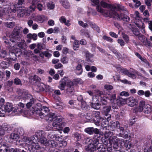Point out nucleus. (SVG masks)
I'll list each match as a JSON object with an SVG mask.
<instances>
[{
    "instance_id": "nucleus-27",
    "label": "nucleus",
    "mask_w": 152,
    "mask_h": 152,
    "mask_svg": "<svg viewBox=\"0 0 152 152\" xmlns=\"http://www.w3.org/2000/svg\"><path fill=\"white\" fill-rule=\"evenodd\" d=\"M4 132H9L11 131L12 129V127L9 124L5 123L1 125Z\"/></svg>"
},
{
    "instance_id": "nucleus-6",
    "label": "nucleus",
    "mask_w": 152,
    "mask_h": 152,
    "mask_svg": "<svg viewBox=\"0 0 152 152\" xmlns=\"http://www.w3.org/2000/svg\"><path fill=\"white\" fill-rule=\"evenodd\" d=\"M37 110V113L38 114L40 117L43 118L46 116L49 111L48 108L47 107L43 106L40 108H39L38 110Z\"/></svg>"
},
{
    "instance_id": "nucleus-21",
    "label": "nucleus",
    "mask_w": 152,
    "mask_h": 152,
    "mask_svg": "<svg viewBox=\"0 0 152 152\" xmlns=\"http://www.w3.org/2000/svg\"><path fill=\"white\" fill-rule=\"evenodd\" d=\"M45 117V119L47 121H51L56 118V116L54 113H48Z\"/></svg>"
},
{
    "instance_id": "nucleus-20",
    "label": "nucleus",
    "mask_w": 152,
    "mask_h": 152,
    "mask_svg": "<svg viewBox=\"0 0 152 152\" xmlns=\"http://www.w3.org/2000/svg\"><path fill=\"white\" fill-rule=\"evenodd\" d=\"M28 1L32 4L29 7V11H34L36 7L35 4H36L39 1V0H28Z\"/></svg>"
},
{
    "instance_id": "nucleus-55",
    "label": "nucleus",
    "mask_w": 152,
    "mask_h": 152,
    "mask_svg": "<svg viewBox=\"0 0 152 152\" xmlns=\"http://www.w3.org/2000/svg\"><path fill=\"white\" fill-rule=\"evenodd\" d=\"M102 38L110 42H112L113 41V40L112 38L106 35L103 36Z\"/></svg>"
},
{
    "instance_id": "nucleus-4",
    "label": "nucleus",
    "mask_w": 152,
    "mask_h": 152,
    "mask_svg": "<svg viewBox=\"0 0 152 152\" xmlns=\"http://www.w3.org/2000/svg\"><path fill=\"white\" fill-rule=\"evenodd\" d=\"M126 14H123L122 12L118 13L115 11L112 15L111 18H113L116 20H123L124 21L126 22H128L129 20V18L126 15Z\"/></svg>"
},
{
    "instance_id": "nucleus-46",
    "label": "nucleus",
    "mask_w": 152,
    "mask_h": 152,
    "mask_svg": "<svg viewBox=\"0 0 152 152\" xmlns=\"http://www.w3.org/2000/svg\"><path fill=\"white\" fill-rule=\"evenodd\" d=\"M6 9L3 7L2 6H0V24L1 23L2 18L1 16L6 11Z\"/></svg>"
},
{
    "instance_id": "nucleus-15",
    "label": "nucleus",
    "mask_w": 152,
    "mask_h": 152,
    "mask_svg": "<svg viewBox=\"0 0 152 152\" xmlns=\"http://www.w3.org/2000/svg\"><path fill=\"white\" fill-rule=\"evenodd\" d=\"M119 139H118L116 136H113L109 139L110 143H113V147L115 149H117L118 147V141Z\"/></svg>"
},
{
    "instance_id": "nucleus-3",
    "label": "nucleus",
    "mask_w": 152,
    "mask_h": 152,
    "mask_svg": "<svg viewBox=\"0 0 152 152\" xmlns=\"http://www.w3.org/2000/svg\"><path fill=\"white\" fill-rule=\"evenodd\" d=\"M22 28L20 27H16L13 31L12 38L14 41V42L21 40L22 37V34L21 33V31Z\"/></svg>"
},
{
    "instance_id": "nucleus-60",
    "label": "nucleus",
    "mask_w": 152,
    "mask_h": 152,
    "mask_svg": "<svg viewBox=\"0 0 152 152\" xmlns=\"http://www.w3.org/2000/svg\"><path fill=\"white\" fill-rule=\"evenodd\" d=\"M141 60L144 63V65L146 67H148L150 66L149 63L145 58H143Z\"/></svg>"
},
{
    "instance_id": "nucleus-47",
    "label": "nucleus",
    "mask_w": 152,
    "mask_h": 152,
    "mask_svg": "<svg viewBox=\"0 0 152 152\" xmlns=\"http://www.w3.org/2000/svg\"><path fill=\"white\" fill-rule=\"evenodd\" d=\"M36 19L37 21L42 22L45 20V16L44 15H38L36 17Z\"/></svg>"
},
{
    "instance_id": "nucleus-13",
    "label": "nucleus",
    "mask_w": 152,
    "mask_h": 152,
    "mask_svg": "<svg viewBox=\"0 0 152 152\" xmlns=\"http://www.w3.org/2000/svg\"><path fill=\"white\" fill-rule=\"evenodd\" d=\"M85 131L89 134H92L94 133L96 134H100V131L97 128H94L93 127H88L85 129Z\"/></svg>"
},
{
    "instance_id": "nucleus-5",
    "label": "nucleus",
    "mask_w": 152,
    "mask_h": 152,
    "mask_svg": "<svg viewBox=\"0 0 152 152\" xmlns=\"http://www.w3.org/2000/svg\"><path fill=\"white\" fill-rule=\"evenodd\" d=\"M52 126L57 129H60L63 128L62 118V117H57L53 121L52 124Z\"/></svg>"
},
{
    "instance_id": "nucleus-57",
    "label": "nucleus",
    "mask_w": 152,
    "mask_h": 152,
    "mask_svg": "<svg viewBox=\"0 0 152 152\" xmlns=\"http://www.w3.org/2000/svg\"><path fill=\"white\" fill-rule=\"evenodd\" d=\"M134 16V18H135L136 20H140V14L138 11H136L135 12Z\"/></svg>"
},
{
    "instance_id": "nucleus-38",
    "label": "nucleus",
    "mask_w": 152,
    "mask_h": 152,
    "mask_svg": "<svg viewBox=\"0 0 152 152\" xmlns=\"http://www.w3.org/2000/svg\"><path fill=\"white\" fill-rule=\"evenodd\" d=\"M15 24L14 22H7L4 23V25L7 28H12L15 26Z\"/></svg>"
},
{
    "instance_id": "nucleus-62",
    "label": "nucleus",
    "mask_w": 152,
    "mask_h": 152,
    "mask_svg": "<svg viewBox=\"0 0 152 152\" xmlns=\"http://www.w3.org/2000/svg\"><path fill=\"white\" fill-rule=\"evenodd\" d=\"M92 144L94 145L96 147H97L98 145L99 144V140L97 139H94L93 140V142L91 143Z\"/></svg>"
},
{
    "instance_id": "nucleus-7",
    "label": "nucleus",
    "mask_w": 152,
    "mask_h": 152,
    "mask_svg": "<svg viewBox=\"0 0 152 152\" xmlns=\"http://www.w3.org/2000/svg\"><path fill=\"white\" fill-rule=\"evenodd\" d=\"M92 115L93 117L96 118V119H94V120L95 124L97 126H99L102 119V118L100 116V112L98 111H93Z\"/></svg>"
},
{
    "instance_id": "nucleus-49",
    "label": "nucleus",
    "mask_w": 152,
    "mask_h": 152,
    "mask_svg": "<svg viewBox=\"0 0 152 152\" xmlns=\"http://www.w3.org/2000/svg\"><path fill=\"white\" fill-rule=\"evenodd\" d=\"M47 6L48 9L52 10L54 8L55 5L52 1H50L47 3Z\"/></svg>"
},
{
    "instance_id": "nucleus-41",
    "label": "nucleus",
    "mask_w": 152,
    "mask_h": 152,
    "mask_svg": "<svg viewBox=\"0 0 152 152\" xmlns=\"http://www.w3.org/2000/svg\"><path fill=\"white\" fill-rule=\"evenodd\" d=\"M18 107H17V111L18 112H19L20 113L22 112V109L24 107V104L21 103H19L18 104Z\"/></svg>"
},
{
    "instance_id": "nucleus-29",
    "label": "nucleus",
    "mask_w": 152,
    "mask_h": 152,
    "mask_svg": "<svg viewBox=\"0 0 152 152\" xmlns=\"http://www.w3.org/2000/svg\"><path fill=\"white\" fill-rule=\"evenodd\" d=\"M75 71L77 75H80L83 72L82 65L81 64H78L76 67Z\"/></svg>"
},
{
    "instance_id": "nucleus-12",
    "label": "nucleus",
    "mask_w": 152,
    "mask_h": 152,
    "mask_svg": "<svg viewBox=\"0 0 152 152\" xmlns=\"http://www.w3.org/2000/svg\"><path fill=\"white\" fill-rule=\"evenodd\" d=\"M126 102L128 105L131 107H134L138 104L137 100L133 97H130L127 99Z\"/></svg>"
},
{
    "instance_id": "nucleus-59",
    "label": "nucleus",
    "mask_w": 152,
    "mask_h": 152,
    "mask_svg": "<svg viewBox=\"0 0 152 152\" xmlns=\"http://www.w3.org/2000/svg\"><path fill=\"white\" fill-rule=\"evenodd\" d=\"M124 115V113L121 112L120 113H118L116 116V119H119L123 118Z\"/></svg>"
},
{
    "instance_id": "nucleus-11",
    "label": "nucleus",
    "mask_w": 152,
    "mask_h": 152,
    "mask_svg": "<svg viewBox=\"0 0 152 152\" xmlns=\"http://www.w3.org/2000/svg\"><path fill=\"white\" fill-rule=\"evenodd\" d=\"M25 2V0H18V2L16 3L15 4L13 5V7L12 9V7L11 8L12 10V11L14 12H16V10H18L19 9L22 8L24 7L22 6V5Z\"/></svg>"
},
{
    "instance_id": "nucleus-28",
    "label": "nucleus",
    "mask_w": 152,
    "mask_h": 152,
    "mask_svg": "<svg viewBox=\"0 0 152 152\" xmlns=\"http://www.w3.org/2000/svg\"><path fill=\"white\" fill-rule=\"evenodd\" d=\"M107 97L108 99L111 103H114L115 101L116 100V94H108Z\"/></svg>"
},
{
    "instance_id": "nucleus-1",
    "label": "nucleus",
    "mask_w": 152,
    "mask_h": 152,
    "mask_svg": "<svg viewBox=\"0 0 152 152\" xmlns=\"http://www.w3.org/2000/svg\"><path fill=\"white\" fill-rule=\"evenodd\" d=\"M101 6L104 8L108 7L110 8L109 10H105L102 9L101 7L99 5L96 7V9L97 11L101 13L104 16L106 17H110L111 18L115 12V9L116 8L115 5H111L104 2L103 1H102L101 2Z\"/></svg>"
},
{
    "instance_id": "nucleus-25",
    "label": "nucleus",
    "mask_w": 152,
    "mask_h": 152,
    "mask_svg": "<svg viewBox=\"0 0 152 152\" xmlns=\"http://www.w3.org/2000/svg\"><path fill=\"white\" fill-rule=\"evenodd\" d=\"M59 21L61 23H64L67 26H69L71 25L69 21V20L66 21V19L64 16H61L59 19Z\"/></svg>"
},
{
    "instance_id": "nucleus-50",
    "label": "nucleus",
    "mask_w": 152,
    "mask_h": 152,
    "mask_svg": "<svg viewBox=\"0 0 152 152\" xmlns=\"http://www.w3.org/2000/svg\"><path fill=\"white\" fill-rule=\"evenodd\" d=\"M97 150L100 152H104L106 151L107 148L103 145H100L99 147L97 148Z\"/></svg>"
},
{
    "instance_id": "nucleus-24",
    "label": "nucleus",
    "mask_w": 152,
    "mask_h": 152,
    "mask_svg": "<svg viewBox=\"0 0 152 152\" xmlns=\"http://www.w3.org/2000/svg\"><path fill=\"white\" fill-rule=\"evenodd\" d=\"M96 148L94 145L91 143H88V145L86 148V151L88 152H93L96 150Z\"/></svg>"
},
{
    "instance_id": "nucleus-32",
    "label": "nucleus",
    "mask_w": 152,
    "mask_h": 152,
    "mask_svg": "<svg viewBox=\"0 0 152 152\" xmlns=\"http://www.w3.org/2000/svg\"><path fill=\"white\" fill-rule=\"evenodd\" d=\"M117 103L118 105L120 106L127 103L126 99H125L122 98H119L117 100Z\"/></svg>"
},
{
    "instance_id": "nucleus-48",
    "label": "nucleus",
    "mask_w": 152,
    "mask_h": 152,
    "mask_svg": "<svg viewBox=\"0 0 152 152\" xmlns=\"http://www.w3.org/2000/svg\"><path fill=\"white\" fill-rule=\"evenodd\" d=\"M152 151V146L145 145L144 148V152H149Z\"/></svg>"
},
{
    "instance_id": "nucleus-58",
    "label": "nucleus",
    "mask_w": 152,
    "mask_h": 152,
    "mask_svg": "<svg viewBox=\"0 0 152 152\" xmlns=\"http://www.w3.org/2000/svg\"><path fill=\"white\" fill-rule=\"evenodd\" d=\"M74 137L76 139L77 141L81 139V134L77 132H76L74 134Z\"/></svg>"
},
{
    "instance_id": "nucleus-33",
    "label": "nucleus",
    "mask_w": 152,
    "mask_h": 152,
    "mask_svg": "<svg viewBox=\"0 0 152 152\" xmlns=\"http://www.w3.org/2000/svg\"><path fill=\"white\" fill-rule=\"evenodd\" d=\"M37 35L35 33L31 34L29 33L26 35V37L28 39H32L33 40H36L37 39Z\"/></svg>"
},
{
    "instance_id": "nucleus-31",
    "label": "nucleus",
    "mask_w": 152,
    "mask_h": 152,
    "mask_svg": "<svg viewBox=\"0 0 152 152\" xmlns=\"http://www.w3.org/2000/svg\"><path fill=\"white\" fill-rule=\"evenodd\" d=\"M49 141L45 137L40 140L39 142H40L42 145L47 146L50 144Z\"/></svg>"
},
{
    "instance_id": "nucleus-52",
    "label": "nucleus",
    "mask_w": 152,
    "mask_h": 152,
    "mask_svg": "<svg viewBox=\"0 0 152 152\" xmlns=\"http://www.w3.org/2000/svg\"><path fill=\"white\" fill-rule=\"evenodd\" d=\"M138 37L139 40H140L144 45V42H145L147 39L142 35H140Z\"/></svg>"
},
{
    "instance_id": "nucleus-30",
    "label": "nucleus",
    "mask_w": 152,
    "mask_h": 152,
    "mask_svg": "<svg viewBox=\"0 0 152 152\" xmlns=\"http://www.w3.org/2000/svg\"><path fill=\"white\" fill-rule=\"evenodd\" d=\"M60 3L66 9H68L70 7V5L67 0H59Z\"/></svg>"
},
{
    "instance_id": "nucleus-14",
    "label": "nucleus",
    "mask_w": 152,
    "mask_h": 152,
    "mask_svg": "<svg viewBox=\"0 0 152 152\" xmlns=\"http://www.w3.org/2000/svg\"><path fill=\"white\" fill-rule=\"evenodd\" d=\"M45 132L42 130H39L35 133L34 136L35 140H37L39 142L40 140L45 137Z\"/></svg>"
},
{
    "instance_id": "nucleus-56",
    "label": "nucleus",
    "mask_w": 152,
    "mask_h": 152,
    "mask_svg": "<svg viewBox=\"0 0 152 152\" xmlns=\"http://www.w3.org/2000/svg\"><path fill=\"white\" fill-rule=\"evenodd\" d=\"M146 104L144 101L143 100L141 101L140 102L139 106V109L140 110H141V109H143L142 108L144 107Z\"/></svg>"
},
{
    "instance_id": "nucleus-45",
    "label": "nucleus",
    "mask_w": 152,
    "mask_h": 152,
    "mask_svg": "<svg viewBox=\"0 0 152 152\" xmlns=\"http://www.w3.org/2000/svg\"><path fill=\"white\" fill-rule=\"evenodd\" d=\"M79 42L77 40H75L73 44V48L75 50H77V48H79Z\"/></svg>"
},
{
    "instance_id": "nucleus-39",
    "label": "nucleus",
    "mask_w": 152,
    "mask_h": 152,
    "mask_svg": "<svg viewBox=\"0 0 152 152\" xmlns=\"http://www.w3.org/2000/svg\"><path fill=\"white\" fill-rule=\"evenodd\" d=\"M18 46L21 48H23L26 46V42L24 40L21 39V42L17 43Z\"/></svg>"
},
{
    "instance_id": "nucleus-9",
    "label": "nucleus",
    "mask_w": 152,
    "mask_h": 152,
    "mask_svg": "<svg viewBox=\"0 0 152 152\" xmlns=\"http://www.w3.org/2000/svg\"><path fill=\"white\" fill-rule=\"evenodd\" d=\"M17 94L19 96L22 98L28 99L31 96L28 93L27 91L21 89H18L17 91Z\"/></svg>"
},
{
    "instance_id": "nucleus-26",
    "label": "nucleus",
    "mask_w": 152,
    "mask_h": 152,
    "mask_svg": "<svg viewBox=\"0 0 152 152\" xmlns=\"http://www.w3.org/2000/svg\"><path fill=\"white\" fill-rule=\"evenodd\" d=\"M142 108L143 109H141L140 111H142L146 113H148L151 110V106L148 104H146Z\"/></svg>"
},
{
    "instance_id": "nucleus-53",
    "label": "nucleus",
    "mask_w": 152,
    "mask_h": 152,
    "mask_svg": "<svg viewBox=\"0 0 152 152\" xmlns=\"http://www.w3.org/2000/svg\"><path fill=\"white\" fill-rule=\"evenodd\" d=\"M69 58L66 57H64L61 59V61L63 64H67L68 63Z\"/></svg>"
},
{
    "instance_id": "nucleus-40",
    "label": "nucleus",
    "mask_w": 152,
    "mask_h": 152,
    "mask_svg": "<svg viewBox=\"0 0 152 152\" xmlns=\"http://www.w3.org/2000/svg\"><path fill=\"white\" fill-rule=\"evenodd\" d=\"M106 95H104L100 97V101L103 105H106L107 104V99H108L107 96Z\"/></svg>"
},
{
    "instance_id": "nucleus-23",
    "label": "nucleus",
    "mask_w": 152,
    "mask_h": 152,
    "mask_svg": "<svg viewBox=\"0 0 152 152\" xmlns=\"http://www.w3.org/2000/svg\"><path fill=\"white\" fill-rule=\"evenodd\" d=\"M15 52V50H14L12 51L10 50L9 51V58L11 60L14 61H16L17 60V56Z\"/></svg>"
},
{
    "instance_id": "nucleus-61",
    "label": "nucleus",
    "mask_w": 152,
    "mask_h": 152,
    "mask_svg": "<svg viewBox=\"0 0 152 152\" xmlns=\"http://www.w3.org/2000/svg\"><path fill=\"white\" fill-rule=\"evenodd\" d=\"M33 55V52L31 51H28L25 53V55L28 57L27 58H28V57L32 58V56Z\"/></svg>"
},
{
    "instance_id": "nucleus-16",
    "label": "nucleus",
    "mask_w": 152,
    "mask_h": 152,
    "mask_svg": "<svg viewBox=\"0 0 152 152\" xmlns=\"http://www.w3.org/2000/svg\"><path fill=\"white\" fill-rule=\"evenodd\" d=\"M3 39L4 40V43L8 47H13L14 45H15V43L14 42V41L13 40L12 38L10 39H8L7 38V37L4 36L3 37Z\"/></svg>"
},
{
    "instance_id": "nucleus-64",
    "label": "nucleus",
    "mask_w": 152,
    "mask_h": 152,
    "mask_svg": "<svg viewBox=\"0 0 152 152\" xmlns=\"http://www.w3.org/2000/svg\"><path fill=\"white\" fill-rule=\"evenodd\" d=\"M81 107L83 110H86L88 106L86 102L84 101L82 102Z\"/></svg>"
},
{
    "instance_id": "nucleus-22",
    "label": "nucleus",
    "mask_w": 152,
    "mask_h": 152,
    "mask_svg": "<svg viewBox=\"0 0 152 152\" xmlns=\"http://www.w3.org/2000/svg\"><path fill=\"white\" fill-rule=\"evenodd\" d=\"M70 81L67 80L66 81L64 79L62 80V81L58 86V88L61 90H64V89L65 87H66V85H67Z\"/></svg>"
},
{
    "instance_id": "nucleus-43",
    "label": "nucleus",
    "mask_w": 152,
    "mask_h": 152,
    "mask_svg": "<svg viewBox=\"0 0 152 152\" xmlns=\"http://www.w3.org/2000/svg\"><path fill=\"white\" fill-rule=\"evenodd\" d=\"M9 138L12 140H16L19 139V136L17 134L12 133L10 134Z\"/></svg>"
},
{
    "instance_id": "nucleus-35",
    "label": "nucleus",
    "mask_w": 152,
    "mask_h": 152,
    "mask_svg": "<svg viewBox=\"0 0 152 152\" xmlns=\"http://www.w3.org/2000/svg\"><path fill=\"white\" fill-rule=\"evenodd\" d=\"M86 60L88 62H92V60L91 58L93 57V55L90 53L88 52L87 51L86 53L85 54Z\"/></svg>"
},
{
    "instance_id": "nucleus-8",
    "label": "nucleus",
    "mask_w": 152,
    "mask_h": 152,
    "mask_svg": "<svg viewBox=\"0 0 152 152\" xmlns=\"http://www.w3.org/2000/svg\"><path fill=\"white\" fill-rule=\"evenodd\" d=\"M98 100L96 98V96H93L90 103V106L92 108L99 110L100 108V104L98 102Z\"/></svg>"
},
{
    "instance_id": "nucleus-17",
    "label": "nucleus",
    "mask_w": 152,
    "mask_h": 152,
    "mask_svg": "<svg viewBox=\"0 0 152 152\" xmlns=\"http://www.w3.org/2000/svg\"><path fill=\"white\" fill-rule=\"evenodd\" d=\"M34 136H33L31 137H25L23 138V140L26 144L31 145L34 142Z\"/></svg>"
},
{
    "instance_id": "nucleus-2",
    "label": "nucleus",
    "mask_w": 152,
    "mask_h": 152,
    "mask_svg": "<svg viewBox=\"0 0 152 152\" xmlns=\"http://www.w3.org/2000/svg\"><path fill=\"white\" fill-rule=\"evenodd\" d=\"M3 103V102H2ZM1 108H0V116L4 117L6 111L10 112L11 111H17L16 108L12 107V104L9 102H7L4 105H3V103L2 104Z\"/></svg>"
},
{
    "instance_id": "nucleus-19",
    "label": "nucleus",
    "mask_w": 152,
    "mask_h": 152,
    "mask_svg": "<svg viewBox=\"0 0 152 152\" xmlns=\"http://www.w3.org/2000/svg\"><path fill=\"white\" fill-rule=\"evenodd\" d=\"M116 8L115 9V10L117 9L119 10L122 11L124 13L126 14H128V12L127 11V9L123 6L121 4H118L116 5V6L115 5Z\"/></svg>"
},
{
    "instance_id": "nucleus-37",
    "label": "nucleus",
    "mask_w": 152,
    "mask_h": 152,
    "mask_svg": "<svg viewBox=\"0 0 152 152\" xmlns=\"http://www.w3.org/2000/svg\"><path fill=\"white\" fill-rule=\"evenodd\" d=\"M44 85L43 83L39 84L36 86L37 91L39 92L43 91L45 90L44 86Z\"/></svg>"
},
{
    "instance_id": "nucleus-54",
    "label": "nucleus",
    "mask_w": 152,
    "mask_h": 152,
    "mask_svg": "<svg viewBox=\"0 0 152 152\" xmlns=\"http://www.w3.org/2000/svg\"><path fill=\"white\" fill-rule=\"evenodd\" d=\"M14 83L15 84L17 85H22V83L18 77L15 78L14 79Z\"/></svg>"
},
{
    "instance_id": "nucleus-44",
    "label": "nucleus",
    "mask_w": 152,
    "mask_h": 152,
    "mask_svg": "<svg viewBox=\"0 0 152 152\" xmlns=\"http://www.w3.org/2000/svg\"><path fill=\"white\" fill-rule=\"evenodd\" d=\"M131 30L133 34L135 36H138L140 35V31L137 28L132 27L131 29Z\"/></svg>"
},
{
    "instance_id": "nucleus-42",
    "label": "nucleus",
    "mask_w": 152,
    "mask_h": 152,
    "mask_svg": "<svg viewBox=\"0 0 152 152\" xmlns=\"http://www.w3.org/2000/svg\"><path fill=\"white\" fill-rule=\"evenodd\" d=\"M104 135L105 139L109 138V139L110 138V137L113 135V132L107 131L105 132Z\"/></svg>"
},
{
    "instance_id": "nucleus-51",
    "label": "nucleus",
    "mask_w": 152,
    "mask_h": 152,
    "mask_svg": "<svg viewBox=\"0 0 152 152\" xmlns=\"http://www.w3.org/2000/svg\"><path fill=\"white\" fill-rule=\"evenodd\" d=\"M15 131L17 132V134L20 135H23L24 134V131L23 129L21 127H19Z\"/></svg>"
},
{
    "instance_id": "nucleus-34",
    "label": "nucleus",
    "mask_w": 152,
    "mask_h": 152,
    "mask_svg": "<svg viewBox=\"0 0 152 152\" xmlns=\"http://www.w3.org/2000/svg\"><path fill=\"white\" fill-rule=\"evenodd\" d=\"M136 25L141 30L142 32L145 33V31L144 29L145 26L144 24L141 21L139 23H135Z\"/></svg>"
},
{
    "instance_id": "nucleus-18",
    "label": "nucleus",
    "mask_w": 152,
    "mask_h": 152,
    "mask_svg": "<svg viewBox=\"0 0 152 152\" xmlns=\"http://www.w3.org/2000/svg\"><path fill=\"white\" fill-rule=\"evenodd\" d=\"M16 11H17L18 16L19 17H23L25 14L27 12V10L25 9V7L16 10Z\"/></svg>"
},
{
    "instance_id": "nucleus-10",
    "label": "nucleus",
    "mask_w": 152,
    "mask_h": 152,
    "mask_svg": "<svg viewBox=\"0 0 152 152\" xmlns=\"http://www.w3.org/2000/svg\"><path fill=\"white\" fill-rule=\"evenodd\" d=\"M66 93L69 95H72L74 94L75 90L73 87V82L70 81L67 85H66Z\"/></svg>"
},
{
    "instance_id": "nucleus-63",
    "label": "nucleus",
    "mask_w": 152,
    "mask_h": 152,
    "mask_svg": "<svg viewBox=\"0 0 152 152\" xmlns=\"http://www.w3.org/2000/svg\"><path fill=\"white\" fill-rule=\"evenodd\" d=\"M7 55V52L5 50H2L0 54V56L2 58L5 57Z\"/></svg>"
},
{
    "instance_id": "nucleus-36",
    "label": "nucleus",
    "mask_w": 152,
    "mask_h": 152,
    "mask_svg": "<svg viewBox=\"0 0 152 152\" xmlns=\"http://www.w3.org/2000/svg\"><path fill=\"white\" fill-rule=\"evenodd\" d=\"M111 109L110 106H107L103 107V112L106 116H107L109 115L108 113L110 112Z\"/></svg>"
}]
</instances>
